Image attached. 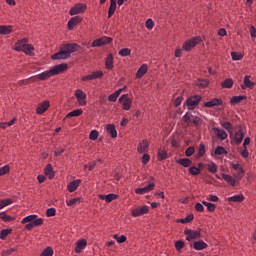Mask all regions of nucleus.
Here are the masks:
<instances>
[{
    "mask_svg": "<svg viewBox=\"0 0 256 256\" xmlns=\"http://www.w3.org/2000/svg\"><path fill=\"white\" fill-rule=\"evenodd\" d=\"M243 139H245V132H243V129L240 128L237 132H235L233 141L236 145H241V143H243Z\"/></svg>",
    "mask_w": 256,
    "mask_h": 256,
    "instance_id": "nucleus-18",
    "label": "nucleus"
},
{
    "mask_svg": "<svg viewBox=\"0 0 256 256\" xmlns=\"http://www.w3.org/2000/svg\"><path fill=\"white\" fill-rule=\"evenodd\" d=\"M251 76L246 75L244 77V87L248 88V89H253V87H255V82L251 81Z\"/></svg>",
    "mask_w": 256,
    "mask_h": 256,
    "instance_id": "nucleus-39",
    "label": "nucleus"
},
{
    "mask_svg": "<svg viewBox=\"0 0 256 256\" xmlns=\"http://www.w3.org/2000/svg\"><path fill=\"white\" fill-rule=\"evenodd\" d=\"M118 198L119 196L114 193H111L108 195H103V194L99 195V199H101V201H106V203H111V201H115V199H118Z\"/></svg>",
    "mask_w": 256,
    "mask_h": 256,
    "instance_id": "nucleus-25",
    "label": "nucleus"
},
{
    "mask_svg": "<svg viewBox=\"0 0 256 256\" xmlns=\"http://www.w3.org/2000/svg\"><path fill=\"white\" fill-rule=\"evenodd\" d=\"M231 167L234 169V171H237L236 174H233V177H235V179L238 181H241V179L245 177V169L243 168V165L231 163Z\"/></svg>",
    "mask_w": 256,
    "mask_h": 256,
    "instance_id": "nucleus-9",
    "label": "nucleus"
},
{
    "mask_svg": "<svg viewBox=\"0 0 256 256\" xmlns=\"http://www.w3.org/2000/svg\"><path fill=\"white\" fill-rule=\"evenodd\" d=\"M89 139H90L91 141H97V139H99V131H97V130H92V131L90 132Z\"/></svg>",
    "mask_w": 256,
    "mask_h": 256,
    "instance_id": "nucleus-58",
    "label": "nucleus"
},
{
    "mask_svg": "<svg viewBox=\"0 0 256 256\" xmlns=\"http://www.w3.org/2000/svg\"><path fill=\"white\" fill-rule=\"evenodd\" d=\"M82 21H83V18L81 16L72 17L67 23L68 31H73V29H75V27H77V25L82 23Z\"/></svg>",
    "mask_w": 256,
    "mask_h": 256,
    "instance_id": "nucleus-13",
    "label": "nucleus"
},
{
    "mask_svg": "<svg viewBox=\"0 0 256 256\" xmlns=\"http://www.w3.org/2000/svg\"><path fill=\"white\" fill-rule=\"evenodd\" d=\"M201 41H202L201 36L194 37V38L184 42L182 49H183V51H191L194 47H197V45H199V43H201Z\"/></svg>",
    "mask_w": 256,
    "mask_h": 256,
    "instance_id": "nucleus-5",
    "label": "nucleus"
},
{
    "mask_svg": "<svg viewBox=\"0 0 256 256\" xmlns=\"http://www.w3.org/2000/svg\"><path fill=\"white\" fill-rule=\"evenodd\" d=\"M47 109H49V101L40 103L37 107L36 112L38 115H43V113H45V111H47Z\"/></svg>",
    "mask_w": 256,
    "mask_h": 256,
    "instance_id": "nucleus-32",
    "label": "nucleus"
},
{
    "mask_svg": "<svg viewBox=\"0 0 256 256\" xmlns=\"http://www.w3.org/2000/svg\"><path fill=\"white\" fill-rule=\"evenodd\" d=\"M51 77H53V75L51 74V70H47L38 74L37 76L31 77V79H33V81H46V79H49Z\"/></svg>",
    "mask_w": 256,
    "mask_h": 256,
    "instance_id": "nucleus-17",
    "label": "nucleus"
},
{
    "mask_svg": "<svg viewBox=\"0 0 256 256\" xmlns=\"http://www.w3.org/2000/svg\"><path fill=\"white\" fill-rule=\"evenodd\" d=\"M146 28L151 30L153 27H155V23L153 22V19H148L146 20Z\"/></svg>",
    "mask_w": 256,
    "mask_h": 256,
    "instance_id": "nucleus-64",
    "label": "nucleus"
},
{
    "mask_svg": "<svg viewBox=\"0 0 256 256\" xmlns=\"http://www.w3.org/2000/svg\"><path fill=\"white\" fill-rule=\"evenodd\" d=\"M195 154V147L194 146H189L186 150H185V156L186 157H192V155Z\"/></svg>",
    "mask_w": 256,
    "mask_h": 256,
    "instance_id": "nucleus-59",
    "label": "nucleus"
},
{
    "mask_svg": "<svg viewBox=\"0 0 256 256\" xmlns=\"http://www.w3.org/2000/svg\"><path fill=\"white\" fill-rule=\"evenodd\" d=\"M223 129H226L228 133H233V124L231 122H223L222 124Z\"/></svg>",
    "mask_w": 256,
    "mask_h": 256,
    "instance_id": "nucleus-53",
    "label": "nucleus"
},
{
    "mask_svg": "<svg viewBox=\"0 0 256 256\" xmlns=\"http://www.w3.org/2000/svg\"><path fill=\"white\" fill-rule=\"evenodd\" d=\"M118 53L121 57H129V55H131V49L122 48Z\"/></svg>",
    "mask_w": 256,
    "mask_h": 256,
    "instance_id": "nucleus-54",
    "label": "nucleus"
},
{
    "mask_svg": "<svg viewBox=\"0 0 256 256\" xmlns=\"http://www.w3.org/2000/svg\"><path fill=\"white\" fill-rule=\"evenodd\" d=\"M229 203H243L245 201V196L243 194L234 195L231 197H228Z\"/></svg>",
    "mask_w": 256,
    "mask_h": 256,
    "instance_id": "nucleus-31",
    "label": "nucleus"
},
{
    "mask_svg": "<svg viewBox=\"0 0 256 256\" xmlns=\"http://www.w3.org/2000/svg\"><path fill=\"white\" fill-rule=\"evenodd\" d=\"M176 163L182 167H191V165H193V161H191L189 158H180L176 160Z\"/></svg>",
    "mask_w": 256,
    "mask_h": 256,
    "instance_id": "nucleus-33",
    "label": "nucleus"
},
{
    "mask_svg": "<svg viewBox=\"0 0 256 256\" xmlns=\"http://www.w3.org/2000/svg\"><path fill=\"white\" fill-rule=\"evenodd\" d=\"M184 235L186 236V241L201 239V228H198L197 230L186 229L184 230Z\"/></svg>",
    "mask_w": 256,
    "mask_h": 256,
    "instance_id": "nucleus-6",
    "label": "nucleus"
},
{
    "mask_svg": "<svg viewBox=\"0 0 256 256\" xmlns=\"http://www.w3.org/2000/svg\"><path fill=\"white\" fill-rule=\"evenodd\" d=\"M213 131L216 135V137L218 139H221V141H225V139H227V137H229V135L227 134V132H225V130H222L220 128H213Z\"/></svg>",
    "mask_w": 256,
    "mask_h": 256,
    "instance_id": "nucleus-24",
    "label": "nucleus"
},
{
    "mask_svg": "<svg viewBox=\"0 0 256 256\" xmlns=\"http://www.w3.org/2000/svg\"><path fill=\"white\" fill-rule=\"evenodd\" d=\"M105 67L109 71H111V69H113V54L110 53L105 58Z\"/></svg>",
    "mask_w": 256,
    "mask_h": 256,
    "instance_id": "nucleus-35",
    "label": "nucleus"
},
{
    "mask_svg": "<svg viewBox=\"0 0 256 256\" xmlns=\"http://www.w3.org/2000/svg\"><path fill=\"white\" fill-rule=\"evenodd\" d=\"M9 171H11V166L5 165V166L1 167L0 168V177H3V175H7V173H9Z\"/></svg>",
    "mask_w": 256,
    "mask_h": 256,
    "instance_id": "nucleus-57",
    "label": "nucleus"
},
{
    "mask_svg": "<svg viewBox=\"0 0 256 256\" xmlns=\"http://www.w3.org/2000/svg\"><path fill=\"white\" fill-rule=\"evenodd\" d=\"M117 11V0H110V7L108 9V19H111Z\"/></svg>",
    "mask_w": 256,
    "mask_h": 256,
    "instance_id": "nucleus-28",
    "label": "nucleus"
},
{
    "mask_svg": "<svg viewBox=\"0 0 256 256\" xmlns=\"http://www.w3.org/2000/svg\"><path fill=\"white\" fill-rule=\"evenodd\" d=\"M13 31V26H0V35H9Z\"/></svg>",
    "mask_w": 256,
    "mask_h": 256,
    "instance_id": "nucleus-43",
    "label": "nucleus"
},
{
    "mask_svg": "<svg viewBox=\"0 0 256 256\" xmlns=\"http://www.w3.org/2000/svg\"><path fill=\"white\" fill-rule=\"evenodd\" d=\"M202 205L207 207V211H209V213H213L217 209V205H215L211 202L202 201Z\"/></svg>",
    "mask_w": 256,
    "mask_h": 256,
    "instance_id": "nucleus-42",
    "label": "nucleus"
},
{
    "mask_svg": "<svg viewBox=\"0 0 256 256\" xmlns=\"http://www.w3.org/2000/svg\"><path fill=\"white\" fill-rule=\"evenodd\" d=\"M188 172L190 175H193V176L201 175V168H198L197 166H191Z\"/></svg>",
    "mask_w": 256,
    "mask_h": 256,
    "instance_id": "nucleus-47",
    "label": "nucleus"
},
{
    "mask_svg": "<svg viewBox=\"0 0 256 256\" xmlns=\"http://www.w3.org/2000/svg\"><path fill=\"white\" fill-rule=\"evenodd\" d=\"M22 225H25L27 223H32L34 227H39L43 225V218H37V215H29L22 219L21 221Z\"/></svg>",
    "mask_w": 256,
    "mask_h": 256,
    "instance_id": "nucleus-4",
    "label": "nucleus"
},
{
    "mask_svg": "<svg viewBox=\"0 0 256 256\" xmlns=\"http://www.w3.org/2000/svg\"><path fill=\"white\" fill-rule=\"evenodd\" d=\"M231 58L233 61H241L243 59V54L239 52H231Z\"/></svg>",
    "mask_w": 256,
    "mask_h": 256,
    "instance_id": "nucleus-55",
    "label": "nucleus"
},
{
    "mask_svg": "<svg viewBox=\"0 0 256 256\" xmlns=\"http://www.w3.org/2000/svg\"><path fill=\"white\" fill-rule=\"evenodd\" d=\"M193 219H195V216L193 214H188L185 218L182 219H178L177 223H191V221H193Z\"/></svg>",
    "mask_w": 256,
    "mask_h": 256,
    "instance_id": "nucleus-44",
    "label": "nucleus"
},
{
    "mask_svg": "<svg viewBox=\"0 0 256 256\" xmlns=\"http://www.w3.org/2000/svg\"><path fill=\"white\" fill-rule=\"evenodd\" d=\"M83 203V198L78 197V198H73L70 201L67 202L68 207H75V205Z\"/></svg>",
    "mask_w": 256,
    "mask_h": 256,
    "instance_id": "nucleus-45",
    "label": "nucleus"
},
{
    "mask_svg": "<svg viewBox=\"0 0 256 256\" xmlns=\"http://www.w3.org/2000/svg\"><path fill=\"white\" fill-rule=\"evenodd\" d=\"M51 59H53V61L59 60V59H65V48H61L59 52L52 55Z\"/></svg>",
    "mask_w": 256,
    "mask_h": 256,
    "instance_id": "nucleus-38",
    "label": "nucleus"
},
{
    "mask_svg": "<svg viewBox=\"0 0 256 256\" xmlns=\"http://www.w3.org/2000/svg\"><path fill=\"white\" fill-rule=\"evenodd\" d=\"M208 247L209 245L203 240L195 241L193 244L195 251H203V249H207Z\"/></svg>",
    "mask_w": 256,
    "mask_h": 256,
    "instance_id": "nucleus-23",
    "label": "nucleus"
},
{
    "mask_svg": "<svg viewBox=\"0 0 256 256\" xmlns=\"http://www.w3.org/2000/svg\"><path fill=\"white\" fill-rule=\"evenodd\" d=\"M208 171L209 173H217V164L213 162L211 164H208Z\"/></svg>",
    "mask_w": 256,
    "mask_h": 256,
    "instance_id": "nucleus-63",
    "label": "nucleus"
},
{
    "mask_svg": "<svg viewBox=\"0 0 256 256\" xmlns=\"http://www.w3.org/2000/svg\"><path fill=\"white\" fill-rule=\"evenodd\" d=\"M13 203V200H11L10 198L4 199V200H0V209H3L9 205H11Z\"/></svg>",
    "mask_w": 256,
    "mask_h": 256,
    "instance_id": "nucleus-52",
    "label": "nucleus"
},
{
    "mask_svg": "<svg viewBox=\"0 0 256 256\" xmlns=\"http://www.w3.org/2000/svg\"><path fill=\"white\" fill-rule=\"evenodd\" d=\"M119 103L122 104V109L124 111H129L131 109V105H133V99L129 98V94H123L119 98Z\"/></svg>",
    "mask_w": 256,
    "mask_h": 256,
    "instance_id": "nucleus-8",
    "label": "nucleus"
},
{
    "mask_svg": "<svg viewBox=\"0 0 256 256\" xmlns=\"http://www.w3.org/2000/svg\"><path fill=\"white\" fill-rule=\"evenodd\" d=\"M209 85V80L207 79H199L197 82V87H199L200 89H205V87H207Z\"/></svg>",
    "mask_w": 256,
    "mask_h": 256,
    "instance_id": "nucleus-51",
    "label": "nucleus"
},
{
    "mask_svg": "<svg viewBox=\"0 0 256 256\" xmlns=\"http://www.w3.org/2000/svg\"><path fill=\"white\" fill-rule=\"evenodd\" d=\"M79 185H81V179H76L68 183L67 190L69 193H74V191H77L79 189Z\"/></svg>",
    "mask_w": 256,
    "mask_h": 256,
    "instance_id": "nucleus-21",
    "label": "nucleus"
},
{
    "mask_svg": "<svg viewBox=\"0 0 256 256\" xmlns=\"http://www.w3.org/2000/svg\"><path fill=\"white\" fill-rule=\"evenodd\" d=\"M106 131L108 135L112 137V139L117 138V129L115 128V124H108L106 126Z\"/></svg>",
    "mask_w": 256,
    "mask_h": 256,
    "instance_id": "nucleus-30",
    "label": "nucleus"
},
{
    "mask_svg": "<svg viewBox=\"0 0 256 256\" xmlns=\"http://www.w3.org/2000/svg\"><path fill=\"white\" fill-rule=\"evenodd\" d=\"M85 11H87V4L77 3L70 9L69 15H71V16L81 15V14L85 13Z\"/></svg>",
    "mask_w": 256,
    "mask_h": 256,
    "instance_id": "nucleus-7",
    "label": "nucleus"
},
{
    "mask_svg": "<svg viewBox=\"0 0 256 256\" xmlns=\"http://www.w3.org/2000/svg\"><path fill=\"white\" fill-rule=\"evenodd\" d=\"M109 43H113V38L111 37H101L92 42V47H103V45H109Z\"/></svg>",
    "mask_w": 256,
    "mask_h": 256,
    "instance_id": "nucleus-10",
    "label": "nucleus"
},
{
    "mask_svg": "<svg viewBox=\"0 0 256 256\" xmlns=\"http://www.w3.org/2000/svg\"><path fill=\"white\" fill-rule=\"evenodd\" d=\"M122 91H123V89H118L114 93L110 94L108 96V101H110L111 103H115V101H117V99L121 95Z\"/></svg>",
    "mask_w": 256,
    "mask_h": 256,
    "instance_id": "nucleus-36",
    "label": "nucleus"
},
{
    "mask_svg": "<svg viewBox=\"0 0 256 256\" xmlns=\"http://www.w3.org/2000/svg\"><path fill=\"white\" fill-rule=\"evenodd\" d=\"M183 123L186 125L191 126L194 125V127H199L202 125L203 120L199 116H193V113L191 112H186L185 115L182 117Z\"/></svg>",
    "mask_w": 256,
    "mask_h": 256,
    "instance_id": "nucleus-2",
    "label": "nucleus"
},
{
    "mask_svg": "<svg viewBox=\"0 0 256 256\" xmlns=\"http://www.w3.org/2000/svg\"><path fill=\"white\" fill-rule=\"evenodd\" d=\"M45 175H47L50 179H53L55 172L53 171V166H51V164L46 166Z\"/></svg>",
    "mask_w": 256,
    "mask_h": 256,
    "instance_id": "nucleus-46",
    "label": "nucleus"
},
{
    "mask_svg": "<svg viewBox=\"0 0 256 256\" xmlns=\"http://www.w3.org/2000/svg\"><path fill=\"white\" fill-rule=\"evenodd\" d=\"M185 247V242L183 240H178L175 242V249L176 251H181Z\"/></svg>",
    "mask_w": 256,
    "mask_h": 256,
    "instance_id": "nucleus-61",
    "label": "nucleus"
},
{
    "mask_svg": "<svg viewBox=\"0 0 256 256\" xmlns=\"http://www.w3.org/2000/svg\"><path fill=\"white\" fill-rule=\"evenodd\" d=\"M202 99L203 97H201V95L190 96L186 99L184 105L188 107L189 111H193V109H195V107H197L199 103H201Z\"/></svg>",
    "mask_w": 256,
    "mask_h": 256,
    "instance_id": "nucleus-3",
    "label": "nucleus"
},
{
    "mask_svg": "<svg viewBox=\"0 0 256 256\" xmlns=\"http://www.w3.org/2000/svg\"><path fill=\"white\" fill-rule=\"evenodd\" d=\"M85 247H87V241L85 239L78 240L75 246V253H81Z\"/></svg>",
    "mask_w": 256,
    "mask_h": 256,
    "instance_id": "nucleus-29",
    "label": "nucleus"
},
{
    "mask_svg": "<svg viewBox=\"0 0 256 256\" xmlns=\"http://www.w3.org/2000/svg\"><path fill=\"white\" fill-rule=\"evenodd\" d=\"M233 79L232 78H227L221 83V88L222 89H231L233 87Z\"/></svg>",
    "mask_w": 256,
    "mask_h": 256,
    "instance_id": "nucleus-37",
    "label": "nucleus"
},
{
    "mask_svg": "<svg viewBox=\"0 0 256 256\" xmlns=\"http://www.w3.org/2000/svg\"><path fill=\"white\" fill-rule=\"evenodd\" d=\"M75 97L79 105H81V107H85V105H87V94H85L83 90L77 89L75 91Z\"/></svg>",
    "mask_w": 256,
    "mask_h": 256,
    "instance_id": "nucleus-11",
    "label": "nucleus"
},
{
    "mask_svg": "<svg viewBox=\"0 0 256 256\" xmlns=\"http://www.w3.org/2000/svg\"><path fill=\"white\" fill-rule=\"evenodd\" d=\"M138 153H147L149 151V141L142 140L137 147Z\"/></svg>",
    "mask_w": 256,
    "mask_h": 256,
    "instance_id": "nucleus-26",
    "label": "nucleus"
},
{
    "mask_svg": "<svg viewBox=\"0 0 256 256\" xmlns=\"http://www.w3.org/2000/svg\"><path fill=\"white\" fill-rule=\"evenodd\" d=\"M215 155H228L229 152H227V150L225 149V147L223 146H218L215 149Z\"/></svg>",
    "mask_w": 256,
    "mask_h": 256,
    "instance_id": "nucleus-50",
    "label": "nucleus"
},
{
    "mask_svg": "<svg viewBox=\"0 0 256 256\" xmlns=\"http://www.w3.org/2000/svg\"><path fill=\"white\" fill-rule=\"evenodd\" d=\"M65 71V64H59V65H55L54 67H52L50 69V73L52 75V77H55V75H59L61 73H63Z\"/></svg>",
    "mask_w": 256,
    "mask_h": 256,
    "instance_id": "nucleus-22",
    "label": "nucleus"
},
{
    "mask_svg": "<svg viewBox=\"0 0 256 256\" xmlns=\"http://www.w3.org/2000/svg\"><path fill=\"white\" fill-rule=\"evenodd\" d=\"M103 77V71H95L89 75H85L81 78L82 81H93L95 79H101Z\"/></svg>",
    "mask_w": 256,
    "mask_h": 256,
    "instance_id": "nucleus-15",
    "label": "nucleus"
},
{
    "mask_svg": "<svg viewBox=\"0 0 256 256\" xmlns=\"http://www.w3.org/2000/svg\"><path fill=\"white\" fill-rule=\"evenodd\" d=\"M207 153V148L205 147V144L200 143L198 148V153L196 155L197 159H201V157H205V154Z\"/></svg>",
    "mask_w": 256,
    "mask_h": 256,
    "instance_id": "nucleus-34",
    "label": "nucleus"
},
{
    "mask_svg": "<svg viewBox=\"0 0 256 256\" xmlns=\"http://www.w3.org/2000/svg\"><path fill=\"white\" fill-rule=\"evenodd\" d=\"M113 239H115L117 243H125V241H127V236L125 235L118 236L117 234H114Z\"/></svg>",
    "mask_w": 256,
    "mask_h": 256,
    "instance_id": "nucleus-56",
    "label": "nucleus"
},
{
    "mask_svg": "<svg viewBox=\"0 0 256 256\" xmlns=\"http://www.w3.org/2000/svg\"><path fill=\"white\" fill-rule=\"evenodd\" d=\"M153 189H155V183L152 182L143 188H136L135 193L136 195H145V193H149V191H153Z\"/></svg>",
    "mask_w": 256,
    "mask_h": 256,
    "instance_id": "nucleus-16",
    "label": "nucleus"
},
{
    "mask_svg": "<svg viewBox=\"0 0 256 256\" xmlns=\"http://www.w3.org/2000/svg\"><path fill=\"white\" fill-rule=\"evenodd\" d=\"M40 256H53V248L47 247Z\"/></svg>",
    "mask_w": 256,
    "mask_h": 256,
    "instance_id": "nucleus-62",
    "label": "nucleus"
},
{
    "mask_svg": "<svg viewBox=\"0 0 256 256\" xmlns=\"http://www.w3.org/2000/svg\"><path fill=\"white\" fill-rule=\"evenodd\" d=\"M149 213V206L143 205L141 208H134L131 210L132 217H141V215H147Z\"/></svg>",
    "mask_w": 256,
    "mask_h": 256,
    "instance_id": "nucleus-12",
    "label": "nucleus"
},
{
    "mask_svg": "<svg viewBox=\"0 0 256 256\" xmlns=\"http://www.w3.org/2000/svg\"><path fill=\"white\" fill-rule=\"evenodd\" d=\"M168 154L167 151L159 149L158 150V160L159 161H165V159H167Z\"/></svg>",
    "mask_w": 256,
    "mask_h": 256,
    "instance_id": "nucleus-49",
    "label": "nucleus"
},
{
    "mask_svg": "<svg viewBox=\"0 0 256 256\" xmlns=\"http://www.w3.org/2000/svg\"><path fill=\"white\" fill-rule=\"evenodd\" d=\"M147 71H149V66H147V64L141 65L136 72V78L142 79L143 76L147 73Z\"/></svg>",
    "mask_w": 256,
    "mask_h": 256,
    "instance_id": "nucleus-27",
    "label": "nucleus"
},
{
    "mask_svg": "<svg viewBox=\"0 0 256 256\" xmlns=\"http://www.w3.org/2000/svg\"><path fill=\"white\" fill-rule=\"evenodd\" d=\"M81 115H83V109L79 108L68 113L66 117L71 119V117H81Z\"/></svg>",
    "mask_w": 256,
    "mask_h": 256,
    "instance_id": "nucleus-40",
    "label": "nucleus"
},
{
    "mask_svg": "<svg viewBox=\"0 0 256 256\" xmlns=\"http://www.w3.org/2000/svg\"><path fill=\"white\" fill-rule=\"evenodd\" d=\"M13 230L12 229H4L0 232V239H7V235H9Z\"/></svg>",
    "mask_w": 256,
    "mask_h": 256,
    "instance_id": "nucleus-60",
    "label": "nucleus"
},
{
    "mask_svg": "<svg viewBox=\"0 0 256 256\" xmlns=\"http://www.w3.org/2000/svg\"><path fill=\"white\" fill-rule=\"evenodd\" d=\"M245 99H247V96H233L231 99H230V103L231 105H237L239 103H241V101H245Z\"/></svg>",
    "mask_w": 256,
    "mask_h": 256,
    "instance_id": "nucleus-41",
    "label": "nucleus"
},
{
    "mask_svg": "<svg viewBox=\"0 0 256 256\" xmlns=\"http://www.w3.org/2000/svg\"><path fill=\"white\" fill-rule=\"evenodd\" d=\"M221 105H223V99L221 98H213L208 102L204 103V107H221Z\"/></svg>",
    "mask_w": 256,
    "mask_h": 256,
    "instance_id": "nucleus-19",
    "label": "nucleus"
},
{
    "mask_svg": "<svg viewBox=\"0 0 256 256\" xmlns=\"http://www.w3.org/2000/svg\"><path fill=\"white\" fill-rule=\"evenodd\" d=\"M29 43V40L27 38H24L22 40H19L15 44V51H23L26 55H31L33 51H35V47Z\"/></svg>",
    "mask_w": 256,
    "mask_h": 256,
    "instance_id": "nucleus-1",
    "label": "nucleus"
},
{
    "mask_svg": "<svg viewBox=\"0 0 256 256\" xmlns=\"http://www.w3.org/2000/svg\"><path fill=\"white\" fill-rule=\"evenodd\" d=\"M222 179L231 185V187H236L237 186V181H239L235 176H231L229 174L222 173Z\"/></svg>",
    "mask_w": 256,
    "mask_h": 256,
    "instance_id": "nucleus-20",
    "label": "nucleus"
},
{
    "mask_svg": "<svg viewBox=\"0 0 256 256\" xmlns=\"http://www.w3.org/2000/svg\"><path fill=\"white\" fill-rule=\"evenodd\" d=\"M78 49L79 44L77 43L65 44V59H69V57H71V53H75Z\"/></svg>",
    "mask_w": 256,
    "mask_h": 256,
    "instance_id": "nucleus-14",
    "label": "nucleus"
},
{
    "mask_svg": "<svg viewBox=\"0 0 256 256\" xmlns=\"http://www.w3.org/2000/svg\"><path fill=\"white\" fill-rule=\"evenodd\" d=\"M0 219H2V221H5L7 223H10L11 221H15L14 217L7 215V213L5 212L0 213Z\"/></svg>",
    "mask_w": 256,
    "mask_h": 256,
    "instance_id": "nucleus-48",
    "label": "nucleus"
}]
</instances>
